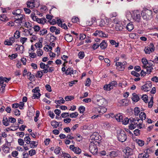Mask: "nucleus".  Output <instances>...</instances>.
<instances>
[{"label": "nucleus", "instance_id": "obj_1", "mask_svg": "<svg viewBox=\"0 0 158 158\" xmlns=\"http://www.w3.org/2000/svg\"><path fill=\"white\" fill-rule=\"evenodd\" d=\"M152 10L146 9L142 11L141 14L143 19L147 20L152 18Z\"/></svg>", "mask_w": 158, "mask_h": 158}, {"label": "nucleus", "instance_id": "obj_2", "mask_svg": "<svg viewBox=\"0 0 158 158\" xmlns=\"http://www.w3.org/2000/svg\"><path fill=\"white\" fill-rule=\"evenodd\" d=\"M117 137L118 140L122 142H125L127 139L126 133L123 130H120L118 132Z\"/></svg>", "mask_w": 158, "mask_h": 158}, {"label": "nucleus", "instance_id": "obj_3", "mask_svg": "<svg viewBox=\"0 0 158 158\" xmlns=\"http://www.w3.org/2000/svg\"><path fill=\"white\" fill-rule=\"evenodd\" d=\"M139 121L142 123L140 118V119L138 118H130V122L131 123V124L129 126V129L131 130L134 129L136 127V124H137V123H136V122H138Z\"/></svg>", "mask_w": 158, "mask_h": 158}, {"label": "nucleus", "instance_id": "obj_4", "mask_svg": "<svg viewBox=\"0 0 158 158\" xmlns=\"http://www.w3.org/2000/svg\"><path fill=\"white\" fill-rule=\"evenodd\" d=\"M117 85V82L115 81H112L108 84L105 85L103 87V89L106 91H110L116 87Z\"/></svg>", "mask_w": 158, "mask_h": 158}, {"label": "nucleus", "instance_id": "obj_5", "mask_svg": "<svg viewBox=\"0 0 158 158\" xmlns=\"http://www.w3.org/2000/svg\"><path fill=\"white\" fill-rule=\"evenodd\" d=\"M132 16L133 19L138 23H139L141 20L140 12L139 10L134 11L132 13Z\"/></svg>", "mask_w": 158, "mask_h": 158}, {"label": "nucleus", "instance_id": "obj_6", "mask_svg": "<svg viewBox=\"0 0 158 158\" xmlns=\"http://www.w3.org/2000/svg\"><path fill=\"white\" fill-rule=\"evenodd\" d=\"M113 22L116 24L115 29L117 31H121L123 28L124 26L121 22L118 21L117 19H114Z\"/></svg>", "mask_w": 158, "mask_h": 158}, {"label": "nucleus", "instance_id": "obj_7", "mask_svg": "<svg viewBox=\"0 0 158 158\" xmlns=\"http://www.w3.org/2000/svg\"><path fill=\"white\" fill-rule=\"evenodd\" d=\"M154 50L155 47L154 45L152 43H151L148 46L145 47L144 51L146 54H149L151 52L154 51Z\"/></svg>", "mask_w": 158, "mask_h": 158}, {"label": "nucleus", "instance_id": "obj_8", "mask_svg": "<svg viewBox=\"0 0 158 158\" xmlns=\"http://www.w3.org/2000/svg\"><path fill=\"white\" fill-rule=\"evenodd\" d=\"M89 150L94 154L96 153L98 151L96 145L94 143H91L89 146Z\"/></svg>", "mask_w": 158, "mask_h": 158}, {"label": "nucleus", "instance_id": "obj_9", "mask_svg": "<svg viewBox=\"0 0 158 158\" xmlns=\"http://www.w3.org/2000/svg\"><path fill=\"white\" fill-rule=\"evenodd\" d=\"M13 17L15 19V22L16 23H22L23 19L25 18V15L21 14Z\"/></svg>", "mask_w": 158, "mask_h": 158}, {"label": "nucleus", "instance_id": "obj_10", "mask_svg": "<svg viewBox=\"0 0 158 158\" xmlns=\"http://www.w3.org/2000/svg\"><path fill=\"white\" fill-rule=\"evenodd\" d=\"M152 84L149 82L146 83L145 85L141 86V89L144 91L147 92L151 89Z\"/></svg>", "mask_w": 158, "mask_h": 158}, {"label": "nucleus", "instance_id": "obj_11", "mask_svg": "<svg viewBox=\"0 0 158 158\" xmlns=\"http://www.w3.org/2000/svg\"><path fill=\"white\" fill-rule=\"evenodd\" d=\"M106 102L105 99L99 95H98V98L96 100V103L99 106L101 107L102 106L104 105Z\"/></svg>", "mask_w": 158, "mask_h": 158}, {"label": "nucleus", "instance_id": "obj_12", "mask_svg": "<svg viewBox=\"0 0 158 158\" xmlns=\"http://www.w3.org/2000/svg\"><path fill=\"white\" fill-rule=\"evenodd\" d=\"M101 107H99L95 109V110L96 113L101 114L106 111L107 109L105 107L102 106Z\"/></svg>", "mask_w": 158, "mask_h": 158}, {"label": "nucleus", "instance_id": "obj_13", "mask_svg": "<svg viewBox=\"0 0 158 158\" xmlns=\"http://www.w3.org/2000/svg\"><path fill=\"white\" fill-rule=\"evenodd\" d=\"M93 34L95 36H98L101 37H107L106 34L100 30H96Z\"/></svg>", "mask_w": 158, "mask_h": 158}, {"label": "nucleus", "instance_id": "obj_14", "mask_svg": "<svg viewBox=\"0 0 158 158\" xmlns=\"http://www.w3.org/2000/svg\"><path fill=\"white\" fill-rule=\"evenodd\" d=\"M126 62L123 63L120 62H116L115 63V65L118 68V69L119 71H123L124 70L125 65L126 64Z\"/></svg>", "mask_w": 158, "mask_h": 158}, {"label": "nucleus", "instance_id": "obj_15", "mask_svg": "<svg viewBox=\"0 0 158 158\" xmlns=\"http://www.w3.org/2000/svg\"><path fill=\"white\" fill-rule=\"evenodd\" d=\"M109 20L107 19H101L99 22V26L102 27L108 25L109 24Z\"/></svg>", "mask_w": 158, "mask_h": 158}, {"label": "nucleus", "instance_id": "obj_16", "mask_svg": "<svg viewBox=\"0 0 158 158\" xmlns=\"http://www.w3.org/2000/svg\"><path fill=\"white\" fill-rule=\"evenodd\" d=\"M39 4H38V5L36 6L34 2H28L27 3V7L31 9H32L34 7H37L39 6Z\"/></svg>", "mask_w": 158, "mask_h": 158}, {"label": "nucleus", "instance_id": "obj_17", "mask_svg": "<svg viewBox=\"0 0 158 158\" xmlns=\"http://www.w3.org/2000/svg\"><path fill=\"white\" fill-rule=\"evenodd\" d=\"M111 116L112 118L113 117L112 115ZM113 117H114L116 120L119 122L122 121L123 118L122 115L120 113L117 114L116 115H114Z\"/></svg>", "mask_w": 158, "mask_h": 158}, {"label": "nucleus", "instance_id": "obj_18", "mask_svg": "<svg viewBox=\"0 0 158 158\" xmlns=\"http://www.w3.org/2000/svg\"><path fill=\"white\" fill-rule=\"evenodd\" d=\"M64 39L65 40L68 42H71L73 40V38L72 35L69 34H66L65 36Z\"/></svg>", "mask_w": 158, "mask_h": 158}, {"label": "nucleus", "instance_id": "obj_19", "mask_svg": "<svg viewBox=\"0 0 158 158\" xmlns=\"http://www.w3.org/2000/svg\"><path fill=\"white\" fill-rule=\"evenodd\" d=\"M60 122H58L56 121H52L51 122V125L54 128H56L59 126ZM60 123H61L60 122Z\"/></svg>", "mask_w": 158, "mask_h": 158}, {"label": "nucleus", "instance_id": "obj_20", "mask_svg": "<svg viewBox=\"0 0 158 158\" xmlns=\"http://www.w3.org/2000/svg\"><path fill=\"white\" fill-rule=\"evenodd\" d=\"M142 62L143 64L142 67L143 69H145L147 65L148 64V61L145 58H143L142 59Z\"/></svg>", "mask_w": 158, "mask_h": 158}, {"label": "nucleus", "instance_id": "obj_21", "mask_svg": "<svg viewBox=\"0 0 158 158\" xmlns=\"http://www.w3.org/2000/svg\"><path fill=\"white\" fill-rule=\"evenodd\" d=\"M132 99L134 102H137L139 100V96L136 93H133L132 94Z\"/></svg>", "mask_w": 158, "mask_h": 158}, {"label": "nucleus", "instance_id": "obj_22", "mask_svg": "<svg viewBox=\"0 0 158 158\" xmlns=\"http://www.w3.org/2000/svg\"><path fill=\"white\" fill-rule=\"evenodd\" d=\"M134 25L131 23H128L127 26L126 28L129 31H131L134 29Z\"/></svg>", "mask_w": 158, "mask_h": 158}, {"label": "nucleus", "instance_id": "obj_23", "mask_svg": "<svg viewBox=\"0 0 158 158\" xmlns=\"http://www.w3.org/2000/svg\"><path fill=\"white\" fill-rule=\"evenodd\" d=\"M107 45V44L105 40H103L99 44V46H100L101 48L102 49H104L106 48Z\"/></svg>", "mask_w": 158, "mask_h": 158}, {"label": "nucleus", "instance_id": "obj_24", "mask_svg": "<svg viewBox=\"0 0 158 158\" xmlns=\"http://www.w3.org/2000/svg\"><path fill=\"white\" fill-rule=\"evenodd\" d=\"M22 10L20 9H18L14 10L12 11V14L14 16L21 14Z\"/></svg>", "mask_w": 158, "mask_h": 158}, {"label": "nucleus", "instance_id": "obj_25", "mask_svg": "<svg viewBox=\"0 0 158 158\" xmlns=\"http://www.w3.org/2000/svg\"><path fill=\"white\" fill-rule=\"evenodd\" d=\"M146 117V115L143 112H141L139 114V117L141 119V121L142 123L143 120H145Z\"/></svg>", "mask_w": 158, "mask_h": 158}, {"label": "nucleus", "instance_id": "obj_26", "mask_svg": "<svg viewBox=\"0 0 158 158\" xmlns=\"http://www.w3.org/2000/svg\"><path fill=\"white\" fill-rule=\"evenodd\" d=\"M29 144L30 147L32 148H34L37 146V144L36 143V142L35 141H31L30 143Z\"/></svg>", "mask_w": 158, "mask_h": 158}, {"label": "nucleus", "instance_id": "obj_27", "mask_svg": "<svg viewBox=\"0 0 158 158\" xmlns=\"http://www.w3.org/2000/svg\"><path fill=\"white\" fill-rule=\"evenodd\" d=\"M129 121L130 122V118L129 119L127 117L123 118L122 121L123 124L125 125L128 124Z\"/></svg>", "mask_w": 158, "mask_h": 158}, {"label": "nucleus", "instance_id": "obj_28", "mask_svg": "<svg viewBox=\"0 0 158 158\" xmlns=\"http://www.w3.org/2000/svg\"><path fill=\"white\" fill-rule=\"evenodd\" d=\"M73 68H68L65 71V73L67 75H71V74H73Z\"/></svg>", "mask_w": 158, "mask_h": 158}, {"label": "nucleus", "instance_id": "obj_29", "mask_svg": "<svg viewBox=\"0 0 158 158\" xmlns=\"http://www.w3.org/2000/svg\"><path fill=\"white\" fill-rule=\"evenodd\" d=\"M40 95L41 94L40 93H34L33 94V96L32 97V99H38L40 98Z\"/></svg>", "mask_w": 158, "mask_h": 158}, {"label": "nucleus", "instance_id": "obj_30", "mask_svg": "<svg viewBox=\"0 0 158 158\" xmlns=\"http://www.w3.org/2000/svg\"><path fill=\"white\" fill-rule=\"evenodd\" d=\"M46 21V20L45 18H38L37 22L39 23L44 24Z\"/></svg>", "mask_w": 158, "mask_h": 158}, {"label": "nucleus", "instance_id": "obj_31", "mask_svg": "<svg viewBox=\"0 0 158 158\" xmlns=\"http://www.w3.org/2000/svg\"><path fill=\"white\" fill-rule=\"evenodd\" d=\"M0 19L2 21H5L8 20V19L5 15L2 14L0 15Z\"/></svg>", "mask_w": 158, "mask_h": 158}, {"label": "nucleus", "instance_id": "obj_32", "mask_svg": "<svg viewBox=\"0 0 158 158\" xmlns=\"http://www.w3.org/2000/svg\"><path fill=\"white\" fill-rule=\"evenodd\" d=\"M61 99L59 100H55V103L56 104H61L64 103L65 101L64 100L63 98H61Z\"/></svg>", "mask_w": 158, "mask_h": 158}, {"label": "nucleus", "instance_id": "obj_33", "mask_svg": "<svg viewBox=\"0 0 158 158\" xmlns=\"http://www.w3.org/2000/svg\"><path fill=\"white\" fill-rule=\"evenodd\" d=\"M110 44L112 45H115V47H117L119 44L118 43H117L116 42L113 40H110Z\"/></svg>", "mask_w": 158, "mask_h": 158}, {"label": "nucleus", "instance_id": "obj_34", "mask_svg": "<svg viewBox=\"0 0 158 158\" xmlns=\"http://www.w3.org/2000/svg\"><path fill=\"white\" fill-rule=\"evenodd\" d=\"M3 120H4V121H7V122L6 123H4V122L3 123V124L5 126H8L9 125V120H8V119L6 117H3Z\"/></svg>", "mask_w": 158, "mask_h": 158}, {"label": "nucleus", "instance_id": "obj_35", "mask_svg": "<svg viewBox=\"0 0 158 158\" xmlns=\"http://www.w3.org/2000/svg\"><path fill=\"white\" fill-rule=\"evenodd\" d=\"M43 51L42 50L39 49L37 50L36 52L37 55L38 56H40L43 54Z\"/></svg>", "mask_w": 158, "mask_h": 158}, {"label": "nucleus", "instance_id": "obj_36", "mask_svg": "<svg viewBox=\"0 0 158 158\" xmlns=\"http://www.w3.org/2000/svg\"><path fill=\"white\" fill-rule=\"evenodd\" d=\"M20 34L19 31H16L14 33V36L16 39H18L20 37Z\"/></svg>", "mask_w": 158, "mask_h": 158}, {"label": "nucleus", "instance_id": "obj_37", "mask_svg": "<svg viewBox=\"0 0 158 158\" xmlns=\"http://www.w3.org/2000/svg\"><path fill=\"white\" fill-rule=\"evenodd\" d=\"M43 71H38L36 75H35L36 77H42L43 75Z\"/></svg>", "mask_w": 158, "mask_h": 158}, {"label": "nucleus", "instance_id": "obj_38", "mask_svg": "<svg viewBox=\"0 0 158 158\" xmlns=\"http://www.w3.org/2000/svg\"><path fill=\"white\" fill-rule=\"evenodd\" d=\"M73 152L79 154L81 152V150L78 147H76Z\"/></svg>", "mask_w": 158, "mask_h": 158}, {"label": "nucleus", "instance_id": "obj_39", "mask_svg": "<svg viewBox=\"0 0 158 158\" xmlns=\"http://www.w3.org/2000/svg\"><path fill=\"white\" fill-rule=\"evenodd\" d=\"M78 114L77 112H75L70 114L69 116L72 118H76L78 116Z\"/></svg>", "mask_w": 158, "mask_h": 158}, {"label": "nucleus", "instance_id": "obj_40", "mask_svg": "<svg viewBox=\"0 0 158 158\" xmlns=\"http://www.w3.org/2000/svg\"><path fill=\"white\" fill-rule=\"evenodd\" d=\"M78 55L80 59H82L85 56L84 52H80L78 53Z\"/></svg>", "mask_w": 158, "mask_h": 158}, {"label": "nucleus", "instance_id": "obj_41", "mask_svg": "<svg viewBox=\"0 0 158 158\" xmlns=\"http://www.w3.org/2000/svg\"><path fill=\"white\" fill-rule=\"evenodd\" d=\"M153 151L152 148H148L145 150L144 153H145L148 155H149V154H150L153 152Z\"/></svg>", "mask_w": 158, "mask_h": 158}, {"label": "nucleus", "instance_id": "obj_42", "mask_svg": "<svg viewBox=\"0 0 158 158\" xmlns=\"http://www.w3.org/2000/svg\"><path fill=\"white\" fill-rule=\"evenodd\" d=\"M61 148L58 146H57L54 150V152L56 154H58L60 152Z\"/></svg>", "mask_w": 158, "mask_h": 158}, {"label": "nucleus", "instance_id": "obj_43", "mask_svg": "<svg viewBox=\"0 0 158 158\" xmlns=\"http://www.w3.org/2000/svg\"><path fill=\"white\" fill-rule=\"evenodd\" d=\"M145 69H146L147 72L149 73H150L153 69L152 66H147L145 68Z\"/></svg>", "mask_w": 158, "mask_h": 158}, {"label": "nucleus", "instance_id": "obj_44", "mask_svg": "<svg viewBox=\"0 0 158 158\" xmlns=\"http://www.w3.org/2000/svg\"><path fill=\"white\" fill-rule=\"evenodd\" d=\"M140 112L139 108L138 107H135L134 108V114L135 116H138Z\"/></svg>", "mask_w": 158, "mask_h": 158}, {"label": "nucleus", "instance_id": "obj_45", "mask_svg": "<svg viewBox=\"0 0 158 158\" xmlns=\"http://www.w3.org/2000/svg\"><path fill=\"white\" fill-rule=\"evenodd\" d=\"M24 140L26 142V143L27 144H29L30 143L31 141V139L29 136H27L25 137L24 138Z\"/></svg>", "mask_w": 158, "mask_h": 158}, {"label": "nucleus", "instance_id": "obj_46", "mask_svg": "<svg viewBox=\"0 0 158 158\" xmlns=\"http://www.w3.org/2000/svg\"><path fill=\"white\" fill-rule=\"evenodd\" d=\"M78 110L80 113L83 114L85 111V107L84 106H81L79 108Z\"/></svg>", "mask_w": 158, "mask_h": 158}, {"label": "nucleus", "instance_id": "obj_47", "mask_svg": "<svg viewBox=\"0 0 158 158\" xmlns=\"http://www.w3.org/2000/svg\"><path fill=\"white\" fill-rule=\"evenodd\" d=\"M142 99L146 103H147L148 102V97L146 95H143L142 97Z\"/></svg>", "mask_w": 158, "mask_h": 158}, {"label": "nucleus", "instance_id": "obj_48", "mask_svg": "<svg viewBox=\"0 0 158 158\" xmlns=\"http://www.w3.org/2000/svg\"><path fill=\"white\" fill-rule=\"evenodd\" d=\"M49 64H45V68L43 70V72L44 73H46L48 72V68L49 67Z\"/></svg>", "mask_w": 158, "mask_h": 158}, {"label": "nucleus", "instance_id": "obj_49", "mask_svg": "<svg viewBox=\"0 0 158 158\" xmlns=\"http://www.w3.org/2000/svg\"><path fill=\"white\" fill-rule=\"evenodd\" d=\"M91 83V81L89 78H88L86 81L85 85L86 86H89Z\"/></svg>", "mask_w": 158, "mask_h": 158}, {"label": "nucleus", "instance_id": "obj_50", "mask_svg": "<svg viewBox=\"0 0 158 158\" xmlns=\"http://www.w3.org/2000/svg\"><path fill=\"white\" fill-rule=\"evenodd\" d=\"M47 33V31L45 29H43L41 30L40 32V35H43L46 34Z\"/></svg>", "mask_w": 158, "mask_h": 158}, {"label": "nucleus", "instance_id": "obj_51", "mask_svg": "<svg viewBox=\"0 0 158 158\" xmlns=\"http://www.w3.org/2000/svg\"><path fill=\"white\" fill-rule=\"evenodd\" d=\"M40 114V112L39 111H37L36 112L35 116V117L34 120L35 122H36L38 121V118L39 117Z\"/></svg>", "mask_w": 158, "mask_h": 158}, {"label": "nucleus", "instance_id": "obj_52", "mask_svg": "<svg viewBox=\"0 0 158 158\" xmlns=\"http://www.w3.org/2000/svg\"><path fill=\"white\" fill-rule=\"evenodd\" d=\"M137 143L139 146L141 147L143 146L144 144V142L140 139H138L137 141Z\"/></svg>", "mask_w": 158, "mask_h": 158}, {"label": "nucleus", "instance_id": "obj_53", "mask_svg": "<svg viewBox=\"0 0 158 158\" xmlns=\"http://www.w3.org/2000/svg\"><path fill=\"white\" fill-rule=\"evenodd\" d=\"M24 140L21 139H19L18 140V142L20 145H23L24 143Z\"/></svg>", "mask_w": 158, "mask_h": 158}, {"label": "nucleus", "instance_id": "obj_54", "mask_svg": "<svg viewBox=\"0 0 158 158\" xmlns=\"http://www.w3.org/2000/svg\"><path fill=\"white\" fill-rule=\"evenodd\" d=\"M4 44L6 45L9 46L13 44V43H12V42H10L9 40H6L5 41Z\"/></svg>", "mask_w": 158, "mask_h": 158}, {"label": "nucleus", "instance_id": "obj_55", "mask_svg": "<svg viewBox=\"0 0 158 158\" xmlns=\"http://www.w3.org/2000/svg\"><path fill=\"white\" fill-rule=\"evenodd\" d=\"M131 75L136 77H139L140 76V74L138 73H137L135 71H132L131 73Z\"/></svg>", "mask_w": 158, "mask_h": 158}, {"label": "nucleus", "instance_id": "obj_56", "mask_svg": "<svg viewBox=\"0 0 158 158\" xmlns=\"http://www.w3.org/2000/svg\"><path fill=\"white\" fill-rule=\"evenodd\" d=\"M24 26L28 28H29L32 27L31 23L28 22H26L25 23Z\"/></svg>", "mask_w": 158, "mask_h": 158}, {"label": "nucleus", "instance_id": "obj_57", "mask_svg": "<svg viewBox=\"0 0 158 158\" xmlns=\"http://www.w3.org/2000/svg\"><path fill=\"white\" fill-rule=\"evenodd\" d=\"M33 28L34 29V31L36 32H38L40 29V27L38 25H35Z\"/></svg>", "mask_w": 158, "mask_h": 158}, {"label": "nucleus", "instance_id": "obj_58", "mask_svg": "<svg viewBox=\"0 0 158 158\" xmlns=\"http://www.w3.org/2000/svg\"><path fill=\"white\" fill-rule=\"evenodd\" d=\"M74 98L72 96H67L65 97L64 99L66 101H71Z\"/></svg>", "mask_w": 158, "mask_h": 158}, {"label": "nucleus", "instance_id": "obj_59", "mask_svg": "<svg viewBox=\"0 0 158 158\" xmlns=\"http://www.w3.org/2000/svg\"><path fill=\"white\" fill-rule=\"evenodd\" d=\"M35 151L34 149H31L29 151V155L32 156L35 154Z\"/></svg>", "mask_w": 158, "mask_h": 158}, {"label": "nucleus", "instance_id": "obj_60", "mask_svg": "<svg viewBox=\"0 0 158 158\" xmlns=\"http://www.w3.org/2000/svg\"><path fill=\"white\" fill-rule=\"evenodd\" d=\"M27 74L28 76H30V79L31 80H34L35 78L34 76L32 74L31 72H29Z\"/></svg>", "mask_w": 158, "mask_h": 158}, {"label": "nucleus", "instance_id": "obj_61", "mask_svg": "<svg viewBox=\"0 0 158 158\" xmlns=\"http://www.w3.org/2000/svg\"><path fill=\"white\" fill-rule=\"evenodd\" d=\"M35 47L37 48H41L42 47V43L40 42H39L37 43H36L35 44Z\"/></svg>", "mask_w": 158, "mask_h": 158}, {"label": "nucleus", "instance_id": "obj_62", "mask_svg": "<svg viewBox=\"0 0 158 158\" xmlns=\"http://www.w3.org/2000/svg\"><path fill=\"white\" fill-rule=\"evenodd\" d=\"M8 120L9 121V123H14L16 121V119L11 117H10L8 118Z\"/></svg>", "mask_w": 158, "mask_h": 158}, {"label": "nucleus", "instance_id": "obj_63", "mask_svg": "<svg viewBox=\"0 0 158 158\" xmlns=\"http://www.w3.org/2000/svg\"><path fill=\"white\" fill-rule=\"evenodd\" d=\"M27 38L26 37H21L20 38V42L23 44L25 42H26L27 40Z\"/></svg>", "mask_w": 158, "mask_h": 158}, {"label": "nucleus", "instance_id": "obj_64", "mask_svg": "<svg viewBox=\"0 0 158 158\" xmlns=\"http://www.w3.org/2000/svg\"><path fill=\"white\" fill-rule=\"evenodd\" d=\"M140 130L138 129H136L134 131V134L137 136H139L140 135Z\"/></svg>", "mask_w": 158, "mask_h": 158}]
</instances>
